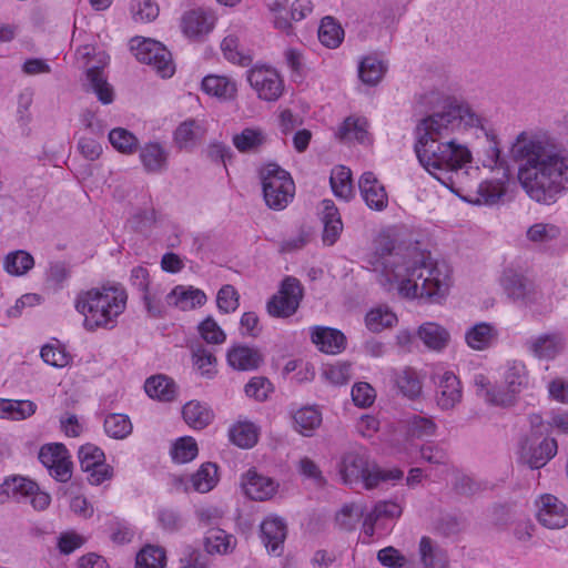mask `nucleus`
Masks as SVG:
<instances>
[{"instance_id":"obj_1","label":"nucleus","mask_w":568,"mask_h":568,"mask_svg":"<svg viewBox=\"0 0 568 568\" xmlns=\"http://www.w3.org/2000/svg\"><path fill=\"white\" fill-rule=\"evenodd\" d=\"M485 122L486 119L476 113L468 103L449 100L443 111L423 119L416 126L417 140L414 150L419 163L433 175H436V171H442L455 173L458 178L459 170L471 161L470 151L455 140L447 142H439V140L463 124L466 128H480L485 131L489 146L484 165L501 166L497 138L491 131L485 129ZM464 173L462 172V175Z\"/></svg>"},{"instance_id":"obj_2","label":"nucleus","mask_w":568,"mask_h":568,"mask_svg":"<svg viewBox=\"0 0 568 568\" xmlns=\"http://www.w3.org/2000/svg\"><path fill=\"white\" fill-rule=\"evenodd\" d=\"M365 262L386 283H396L404 297L439 302L448 294L450 267L445 261L433 260L415 247L396 246L389 236L376 239L374 251L366 255Z\"/></svg>"},{"instance_id":"obj_3","label":"nucleus","mask_w":568,"mask_h":568,"mask_svg":"<svg viewBox=\"0 0 568 568\" xmlns=\"http://www.w3.org/2000/svg\"><path fill=\"white\" fill-rule=\"evenodd\" d=\"M511 155L519 163V183L531 200L549 205L568 190V151L562 145L521 132L511 145Z\"/></svg>"},{"instance_id":"obj_4","label":"nucleus","mask_w":568,"mask_h":568,"mask_svg":"<svg viewBox=\"0 0 568 568\" xmlns=\"http://www.w3.org/2000/svg\"><path fill=\"white\" fill-rule=\"evenodd\" d=\"M126 301V292L121 286L93 287L78 294L75 310L84 316L83 326L87 331L111 329L124 312Z\"/></svg>"},{"instance_id":"obj_5","label":"nucleus","mask_w":568,"mask_h":568,"mask_svg":"<svg viewBox=\"0 0 568 568\" xmlns=\"http://www.w3.org/2000/svg\"><path fill=\"white\" fill-rule=\"evenodd\" d=\"M339 474L345 484H362L367 490L376 488L383 481L399 480L404 476L399 468H381L364 448L351 450L343 456Z\"/></svg>"},{"instance_id":"obj_6","label":"nucleus","mask_w":568,"mask_h":568,"mask_svg":"<svg viewBox=\"0 0 568 568\" xmlns=\"http://www.w3.org/2000/svg\"><path fill=\"white\" fill-rule=\"evenodd\" d=\"M261 179L266 205L276 211L285 209L295 194V184L290 173L270 163L262 169Z\"/></svg>"},{"instance_id":"obj_7","label":"nucleus","mask_w":568,"mask_h":568,"mask_svg":"<svg viewBox=\"0 0 568 568\" xmlns=\"http://www.w3.org/2000/svg\"><path fill=\"white\" fill-rule=\"evenodd\" d=\"M131 50L140 62L151 65L162 78H171L174 74L172 54L161 42L134 38L131 40Z\"/></svg>"},{"instance_id":"obj_8","label":"nucleus","mask_w":568,"mask_h":568,"mask_svg":"<svg viewBox=\"0 0 568 568\" xmlns=\"http://www.w3.org/2000/svg\"><path fill=\"white\" fill-rule=\"evenodd\" d=\"M303 297L301 282L293 276H286L280 290L267 302L266 308L272 317L287 318L296 313Z\"/></svg>"},{"instance_id":"obj_9","label":"nucleus","mask_w":568,"mask_h":568,"mask_svg":"<svg viewBox=\"0 0 568 568\" xmlns=\"http://www.w3.org/2000/svg\"><path fill=\"white\" fill-rule=\"evenodd\" d=\"M455 173H450L447 179L435 175L445 186L457 194L464 201L476 205H494L505 195L504 183L499 180H486L478 184L475 191L464 194V190L456 185Z\"/></svg>"},{"instance_id":"obj_10","label":"nucleus","mask_w":568,"mask_h":568,"mask_svg":"<svg viewBox=\"0 0 568 568\" xmlns=\"http://www.w3.org/2000/svg\"><path fill=\"white\" fill-rule=\"evenodd\" d=\"M246 78L257 97L264 101H276L283 94L284 81L275 68L256 64L246 72Z\"/></svg>"},{"instance_id":"obj_11","label":"nucleus","mask_w":568,"mask_h":568,"mask_svg":"<svg viewBox=\"0 0 568 568\" xmlns=\"http://www.w3.org/2000/svg\"><path fill=\"white\" fill-rule=\"evenodd\" d=\"M38 458L57 481L67 483L71 479V456L63 444L50 443L43 445L39 450Z\"/></svg>"},{"instance_id":"obj_12","label":"nucleus","mask_w":568,"mask_h":568,"mask_svg":"<svg viewBox=\"0 0 568 568\" xmlns=\"http://www.w3.org/2000/svg\"><path fill=\"white\" fill-rule=\"evenodd\" d=\"M0 494L17 500L30 498V503L36 510H44L51 503V496L48 493L40 490L36 481L22 476L7 479L0 485Z\"/></svg>"},{"instance_id":"obj_13","label":"nucleus","mask_w":568,"mask_h":568,"mask_svg":"<svg viewBox=\"0 0 568 568\" xmlns=\"http://www.w3.org/2000/svg\"><path fill=\"white\" fill-rule=\"evenodd\" d=\"M79 462L81 469L88 473V480L91 485H101L113 476V468L105 463L104 452L93 445L85 444L79 448Z\"/></svg>"},{"instance_id":"obj_14","label":"nucleus","mask_w":568,"mask_h":568,"mask_svg":"<svg viewBox=\"0 0 568 568\" xmlns=\"http://www.w3.org/2000/svg\"><path fill=\"white\" fill-rule=\"evenodd\" d=\"M557 450L558 443L551 437H545L538 442L535 435L531 434L520 442V458L531 469L544 467L556 456Z\"/></svg>"},{"instance_id":"obj_15","label":"nucleus","mask_w":568,"mask_h":568,"mask_svg":"<svg viewBox=\"0 0 568 568\" xmlns=\"http://www.w3.org/2000/svg\"><path fill=\"white\" fill-rule=\"evenodd\" d=\"M537 520L549 529H561L568 525V507L555 495H540L536 501Z\"/></svg>"},{"instance_id":"obj_16","label":"nucleus","mask_w":568,"mask_h":568,"mask_svg":"<svg viewBox=\"0 0 568 568\" xmlns=\"http://www.w3.org/2000/svg\"><path fill=\"white\" fill-rule=\"evenodd\" d=\"M499 284L510 301L528 304L534 302V284L521 273L514 268L504 270Z\"/></svg>"},{"instance_id":"obj_17","label":"nucleus","mask_w":568,"mask_h":568,"mask_svg":"<svg viewBox=\"0 0 568 568\" xmlns=\"http://www.w3.org/2000/svg\"><path fill=\"white\" fill-rule=\"evenodd\" d=\"M567 339L561 332L544 333L525 342L526 349L538 359H554L566 348Z\"/></svg>"},{"instance_id":"obj_18","label":"nucleus","mask_w":568,"mask_h":568,"mask_svg":"<svg viewBox=\"0 0 568 568\" xmlns=\"http://www.w3.org/2000/svg\"><path fill=\"white\" fill-rule=\"evenodd\" d=\"M436 403L443 410L453 409L462 402L463 389L459 378L453 372H444L435 378Z\"/></svg>"},{"instance_id":"obj_19","label":"nucleus","mask_w":568,"mask_h":568,"mask_svg":"<svg viewBox=\"0 0 568 568\" xmlns=\"http://www.w3.org/2000/svg\"><path fill=\"white\" fill-rule=\"evenodd\" d=\"M361 195L366 205L375 211H383L388 205V196L384 185L373 172H364L358 181Z\"/></svg>"},{"instance_id":"obj_20","label":"nucleus","mask_w":568,"mask_h":568,"mask_svg":"<svg viewBox=\"0 0 568 568\" xmlns=\"http://www.w3.org/2000/svg\"><path fill=\"white\" fill-rule=\"evenodd\" d=\"M261 532L267 551L276 556L281 555L287 534L284 520L277 516L266 517L261 524Z\"/></svg>"},{"instance_id":"obj_21","label":"nucleus","mask_w":568,"mask_h":568,"mask_svg":"<svg viewBox=\"0 0 568 568\" xmlns=\"http://www.w3.org/2000/svg\"><path fill=\"white\" fill-rule=\"evenodd\" d=\"M215 17L212 12L194 9L183 14L181 27L186 37L195 38L207 34L213 29Z\"/></svg>"},{"instance_id":"obj_22","label":"nucleus","mask_w":568,"mask_h":568,"mask_svg":"<svg viewBox=\"0 0 568 568\" xmlns=\"http://www.w3.org/2000/svg\"><path fill=\"white\" fill-rule=\"evenodd\" d=\"M229 365L236 371H254L263 363V355L257 348L246 345L232 346L226 354Z\"/></svg>"},{"instance_id":"obj_23","label":"nucleus","mask_w":568,"mask_h":568,"mask_svg":"<svg viewBox=\"0 0 568 568\" xmlns=\"http://www.w3.org/2000/svg\"><path fill=\"white\" fill-rule=\"evenodd\" d=\"M100 67L92 65L87 70V81L89 89L97 94L100 102L110 104L113 102V89L103 75L102 68L108 64L109 58L102 52L100 53Z\"/></svg>"},{"instance_id":"obj_24","label":"nucleus","mask_w":568,"mask_h":568,"mask_svg":"<svg viewBox=\"0 0 568 568\" xmlns=\"http://www.w3.org/2000/svg\"><path fill=\"white\" fill-rule=\"evenodd\" d=\"M245 495L253 500H266L276 491L277 485L268 477L248 470L242 479Z\"/></svg>"},{"instance_id":"obj_25","label":"nucleus","mask_w":568,"mask_h":568,"mask_svg":"<svg viewBox=\"0 0 568 568\" xmlns=\"http://www.w3.org/2000/svg\"><path fill=\"white\" fill-rule=\"evenodd\" d=\"M205 132L201 122L189 119L175 129L173 141L180 150L192 151L204 139Z\"/></svg>"},{"instance_id":"obj_26","label":"nucleus","mask_w":568,"mask_h":568,"mask_svg":"<svg viewBox=\"0 0 568 568\" xmlns=\"http://www.w3.org/2000/svg\"><path fill=\"white\" fill-rule=\"evenodd\" d=\"M323 217L324 227L322 230V243L325 245H334L339 239L344 225L337 207L332 200H323Z\"/></svg>"},{"instance_id":"obj_27","label":"nucleus","mask_w":568,"mask_h":568,"mask_svg":"<svg viewBox=\"0 0 568 568\" xmlns=\"http://www.w3.org/2000/svg\"><path fill=\"white\" fill-rule=\"evenodd\" d=\"M498 329L495 325L480 322L465 333L466 344L475 351H485L497 343Z\"/></svg>"},{"instance_id":"obj_28","label":"nucleus","mask_w":568,"mask_h":568,"mask_svg":"<svg viewBox=\"0 0 568 568\" xmlns=\"http://www.w3.org/2000/svg\"><path fill=\"white\" fill-rule=\"evenodd\" d=\"M169 152L158 142H150L140 150V160L148 173H161L168 168Z\"/></svg>"},{"instance_id":"obj_29","label":"nucleus","mask_w":568,"mask_h":568,"mask_svg":"<svg viewBox=\"0 0 568 568\" xmlns=\"http://www.w3.org/2000/svg\"><path fill=\"white\" fill-rule=\"evenodd\" d=\"M202 90L219 99L231 100L235 97L237 88L231 78L209 74L202 80Z\"/></svg>"},{"instance_id":"obj_30","label":"nucleus","mask_w":568,"mask_h":568,"mask_svg":"<svg viewBox=\"0 0 568 568\" xmlns=\"http://www.w3.org/2000/svg\"><path fill=\"white\" fill-rule=\"evenodd\" d=\"M365 118L348 116L339 125L336 136L343 142L357 141L364 144L369 141Z\"/></svg>"},{"instance_id":"obj_31","label":"nucleus","mask_w":568,"mask_h":568,"mask_svg":"<svg viewBox=\"0 0 568 568\" xmlns=\"http://www.w3.org/2000/svg\"><path fill=\"white\" fill-rule=\"evenodd\" d=\"M419 555L424 568H448L447 552L427 536L419 541Z\"/></svg>"},{"instance_id":"obj_32","label":"nucleus","mask_w":568,"mask_h":568,"mask_svg":"<svg viewBox=\"0 0 568 568\" xmlns=\"http://www.w3.org/2000/svg\"><path fill=\"white\" fill-rule=\"evenodd\" d=\"M388 64L377 55H367L358 64L359 79L368 85H376L387 72Z\"/></svg>"},{"instance_id":"obj_33","label":"nucleus","mask_w":568,"mask_h":568,"mask_svg":"<svg viewBox=\"0 0 568 568\" xmlns=\"http://www.w3.org/2000/svg\"><path fill=\"white\" fill-rule=\"evenodd\" d=\"M37 412V404L28 399L0 398V418L23 420Z\"/></svg>"},{"instance_id":"obj_34","label":"nucleus","mask_w":568,"mask_h":568,"mask_svg":"<svg viewBox=\"0 0 568 568\" xmlns=\"http://www.w3.org/2000/svg\"><path fill=\"white\" fill-rule=\"evenodd\" d=\"M183 418L194 429L205 428L213 419V413L206 404L190 400L183 406Z\"/></svg>"},{"instance_id":"obj_35","label":"nucleus","mask_w":568,"mask_h":568,"mask_svg":"<svg viewBox=\"0 0 568 568\" xmlns=\"http://www.w3.org/2000/svg\"><path fill=\"white\" fill-rule=\"evenodd\" d=\"M418 337L430 349L442 351L449 342L450 335L446 328L436 323H425L417 331Z\"/></svg>"},{"instance_id":"obj_36","label":"nucleus","mask_w":568,"mask_h":568,"mask_svg":"<svg viewBox=\"0 0 568 568\" xmlns=\"http://www.w3.org/2000/svg\"><path fill=\"white\" fill-rule=\"evenodd\" d=\"M329 184L334 195L344 201H348L354 195L352 172L344 165L335 166L329 176Z\"/></svg>"},{"instance_id":"obj_37","label":"nucleus","mask_w":568,"mask_h":568,"mask_svg":"<svg viewBox=\"0 0 568 568\" xmlns=\"http://www.w3.org/2000/svg\"><path fill=\"white\" fill-rule=\"evenodd\" d=\"M166 302L183 310L193 308L203 305L206 302V295L199 288L185 290L182 286H176L166 295Z\"/></svg>"},{"instance_id":"obj_38","label":"nucleus","mask_w":568,"mask_h":568,"mask_svg":"<svg viewBox=\"0 0 568 568\" xmlns=\"http://www.w3.org/2000/svg\"><path fill=\"white\" fill-rule=\"evenodd\" d=\"M235 537L217 527L209 529L204 538V548L209 554H227L235 546Z\"/></svg>"},{"instance_id":"obj_39","label":"nucleus","mask_w":568,"mask_h":568,"mask_svg":"<svg viewBox=\"0 0 568 568\" xmlns=\"http://www.w3.org/2000/svg\"><path fill=\"white\" fill-rule=\"evenodd\" d=\"M144 389L151 398H156L162 402H170L175 396L174 382L164 375L149 377L145 381Z\"/></svg>"},{"instance_id":"obj_40","label":"nucleus","mask_w":568,"mask_h":568,"mask_svg":"<svg viewBox=\"0 0 568 568\" xmlns=\"http://www.w3.org/2000/svg\"><path fill=\"white\" fill-rule=\"evenodd\" d=\"M406 436L408 438H426L434 436L437 425L432 417L422 415H412L404 420Z\"/></svg>"},{"instance_id":"obj_41","label":"nucleus","mask_w":568,"mask_h":568,"mask_svg":"<svg viewBox=\"0 0 568 568\" xmlns=\"http://www.w3.org/2000/svg\"><path fill=\"white\" fill-rule=\"evenodd\" d=\"M34 266L33 256L23 250L10 252L3 261L4 271L13 276H22Z\"/></svg>"},{"instance_id":"obj_42","label":"nucleus","mask_w":568,"mask_h":568,"mask_svg":"<svg viewBox=\"0 0 568 568\" xmlns=\"http://www.w3.org/2000/svg\"><path fill=\"white\" fill-rule=\"evenodd\" d=\"M192 361L193 365L200 375L204 378L212 379L215 377L216 371V357L215 355L204 347L197 345L192 348Z\"/></svg>"},{"instance_id":"obj_43","label":"nucleus","mask_w":568,"mask_h":568,"mask_svg":"<svg viewBox=\"0 0 568 568\" xmlns=\"http://www.w3.org/2000/svg\"><path fill=\"white\" fill-rule=\"evenodd\" d=\"M505 383L513 394H518L528 387L529 377L526 365L521 362L514 361L508 363L505 372Z\"/></svg>"},{"instance_id":"obj_44","label":"nucleus","mask_w":568,"mask_h":568,"mask_svg":"<svg viewBox=\"0 0 568 568\" xmlns=\"http://www.w3.org/2000/svg\"><path fill=\"white\" fill-rule=\"evenodd\" d=\"M229 438L241 448H251L257 443V428L253 423L240 422L230 428Z\"/></svg>"},{"instance_id":"obj_45","label":"nucleus","mask_w":568,"mask_h":568,"mask_svg":"<svg viewBox=\"0 0 568 568\" xmlns=\"http://www.w3.org/2000/svg\"><path fill=\"white\" fill-rule=\"evenodd\" d=\"M103 427L105 434L114 439H124L131 435L133 430L130 417L118 413L106 415Z\"/></svg>"},{"instance_id":"obj_46","label":"nucleus","mask_w":568,"mask_h":568,"mask_svg":"<svg viewBox=\"0 0 568 568\" xmlns=\"http://www.w3.org/2000/svg\"><path fill=\"white\" fill-rule=\"evenodd\" d=\"M395 383L399 392L409 399L417 398L422 393V382L413 368L406 367L398 372Z\"/></svg>"},{"instance_id":"obj_47","label":"nucleus","mask_w":568,"mask_h":568,"mask_svg":"<svg viewBox=\"0 0 568 568\" xmlns=\"http://www.w3.org/2000/svg\"><path fill=\"white\" fill-rule=\"evenodd\" d=\"M345 37L342 24L333 17L322 18V45L328 49L338 48Z\"/></svg>"},{"instance_id":"obj_48","label":"nucleus","mask_w":568,"mask_h":568,"mask_svg":"<svg viewBox=\"0 0 568 568\" xmlns=\"http://www.w3.org/2000/svg\"><path fill=\"white\" fill-rule=\"evenodd\" d=\"M265 142L264 132L260 129H244L233 136V144L240 152H252Z\"/></svg>"},{"instance_id":"obj_49","label":"nucleus","mask_w":568,"mask_h":568,"mask_svg":"<svg viewBox=\"0 0 568 568\" xmlns=\"http://www.w3.org/2000/svg\"><path fill=\"white\" fill-rule=\"evenodd\" d=\"M403 508L399 504L390 500L378 501L373 510L366 515L364 526H368L373 532V526L379 518H397L402 515Z\"/></svg>"},{"instance_id":"obj_50","label":"nucleus","mask_w":568,"mask_h":568,"mask_svg":"<svg viewBox=\"0 0 568 568\" xmlns=\"http://www.w3.org/2000/svg\"><path fill=\"white\" fill-rule=\"evenodd\" d=\"M365 323L369 331L381 332L394 326L397 323V316L387 307H376L367 313Z\"/></svg>"},{"instance_id":"obj_51","label":"nucleus","mask_w":568,"mask_h":568,"mask_svg":"<svg viewBox=\"0 0 568 568\" xmlns=\"http://www.w3.org/2000/svg\"><path fill=\"white\" fill-rule=\"evenodd\" d=\"M193 488L199 493L210 491L217 481V467L215 464L205 463L191 478Z\"/></svg>"},{"instance_id":"obj_52","label":"nucleus","mask_w":568,"mask_h":568,"mask_svg":"<svg viewBox=\"0 0 568 568\" xmlns=\"http://www.w3.org/2000/svg\"><path fill=\"white\" fill-rule=\"evenodd\" d=\"M165 551L159 546H145L136 556L135 568H164Z\"/></svg>"},{"instance_id":"obj_53","label":"nucleus","mask_w":568,"mask_h":568,"mask_svg":"<svg viewBox=\"0 0 568 568\" xmlns=\"http://www.w3.org/2000/svg\"><path fill=\"white\" fill-rule=\"evenodd\" d=\"M109 141L121 153L132 154L136 151L138 138L123 128H115L109 133Z\"/></svg>"},{"instance_id":"obj_54","label":"nucleus","mask_w":568,"mask_h":568,"mask_svg":"<svg viewBox=\"0 0 568 568\" xmlns=\"http://www.w3.org/2000/svg\"><path fill=\"white\" fill-rule=\"evenodd\" d=\"M221 49L225 59L232 63L247 67L252 62V57L240 50V41L235 34L226 36L221 43Z\"/></svg>"},{"instance_id":"obj_55","label":"nucleus","mask_w":568,"mask_h":568,"mask_svg":"<svg viewBox=\"0 0 568 568\" xmlns=\"http://www.w3.org/2000/svg\"><path fill=\"white\" fill-rule=\"evenodd\" d=\"M346 345V336L339 329L322 326V353L339 354Z\"/></svg>"},{"instance_id":"obj_56","label":"nucleus","mask_w":568,"mask_h":568,"mask_svg":"<svg viewBox=\"0 0 568 568\" xmlns=\"http://www.w3.org/2000/svg\"><path fill=\"white\" fill-rule=\"evenodd\" d=\"M295 428L304 436L313 434L320 425V415L314 407H303L294 415Z\"/></svg>"},{"instance_id":"obj_57","label":"nucleus","mask_w":568,"mask_h":568,"mask_svg":"<svg viewBox=\"0 0 568 568\" xmlns=\"http://www.w3.org/2000/svg\"><path fill=\"white\" fill-rule=\"evenodd\" d=\"M364 516V507L356 504H346L335 516L336 525L346 531L355 529L359 519Z\"/></svg>"},{"instance_id":"obj_58","label":"nucleus","mask_w":568,"mask_h":568,"mask_svg":"<svg viewBox=\"0 0 568 568\" xmlns=\"http://www.w3.org/2000/svg\"><path fill=\"white\" fill-rule=\"evenodd\" d=\"M197 444L192 437L179 438L171 449V456L175 463L185 464L197 456Z\"/></svg>"},{"instance_id":"obj_59","label":"nucleus","mask_w":568,"mask_h":568,"mask_svg":"<svg viewBox=\"0 0 568 568\" xmlns=\"http://www.w3.org/2000/svg\"><path fill=\"white\" fill-rule=\"evenodd\" d=\"M559 235L560 229L552 223H536L527 230V239L535 243H547Z\"/></svg>"},{"instance_id":"obj_60","label":"nucleus","mask_w":568,"mask_h":568,"mask_svg":"<svg viewBox=\"0 0 568 568\" xmlns=\"http://www.w3.org/2000/svg\"><path fill=\"white\" fill-rule=\"evenodd\" d=\"M163 294L164 290H162L160 285H155L142 293V300L149 316L153 318L162 317L164 313V305L162 303Z\"/></svg>"},{"instance_id":"obj_61","label":"nucleus","mask_w":568,"mask_h":568,"mask_svg":"<svg viewBox=\"0 0 568 568\" xmlns=\"http://www.w3.org/2000/svg\"><path fill=\"white\" fill-rule=\"evenodd\" d=\"M40 355L44 363L57 368H63L71 362V355L59 345H44L41 348Z\"/></svg>"},{"instance_id":"obj_62","label":"nucleus","mask_w":568,"mask_h":568,"mask_svg":"<svg viewBox=\"0 0 568 568\" xmlns=\"http://www.w3.org/2000/svg\"><path fill=\"white\" fill-rule=\"evenodd\" d=\"M199 333L201 337L209 344H222L226 339L224 331L211 316L206 317L200 323Z\"/></svg>"},{"instance_id":"obj_63","label":"nucleus","mask_w":568,"mask_h":568,"mask_svg":"<svg viewBox=\"0 0 568 568\" xmlns=\"http://www.w3.org/2000/svg\"><path fill=\"white\" fill-rule=\"evenodd\" d=\"M239 293L232 285H223L216 295V304L222 313L229 314L239 307Z\"/></svg>"},{"instance_id":"obj_64","label":"nucleus","mask_w":568,"mask_h":568,"mask_svg":"<svg viewBox=\"0 0 568 568\" xmlns=\"http://www.w3.org/2000/svg\"><path fill=\"white\" fill-rule=\"evenodd\" d=\"M131 11L135 21L150 22L159 14V7L152 0H133Z\"/></svg>"}]
</instances>
